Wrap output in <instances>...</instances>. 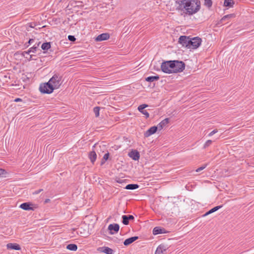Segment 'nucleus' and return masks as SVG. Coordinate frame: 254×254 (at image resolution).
<instances>
[{"instance_id": "nucleus-6", "label": "nucleus", "mask_w": 254, "mask_h": 254, "mask_svg": "<svg viewBox=\"0 0 254 254\" xmlns=\"http://www.w3.org/2000/svg\"><path fill=\"white\" fill-rule=\"evenodd\" d=\"M128 156L133 160L137 161L140 158L139 152L136 150L132 149L128 154Z\"/></svg>"}, {"instance_id": "nucleus-7", "label": "nucleus", "mask_w": 254, "mask_h": 254, "mask_svg": "<svg viewBox=\"0 0 254 254\" xmlns=\"http://www.w3.org/2000/svg\"><path fill=\"white\" fill-rule=\"evenodd\" d=\"M119 225L116 223L110 224L108 228V229L110 231V233L112 235L114 234V233L112 232L113 231L115 233H117L119 231Z\"/></svg>"}, {"instance_id": "nucleus-40", "label": "nucleus", "mask_w": 254, "mask_h": 254, "mask_svg": "<svg viewBox=\"0 0 254 254\" xmlns=\"http://www.w3.org/2000/svg\"><path fill=\"white\" fill-rule=\"evenodd\" d=\"M124 140L123 141H125V142H127V141L130 142V140H128L127 138L126 139H125L124 138Z\"/></svg>"}, {"instance_id": "nucleus-27", "label": "nucleus", "mask_w": 254, "mask_h": 254, "mask_svg": "<svg viewBox=\"0 0 254 254\" xmlns=\"http://www.w3.org/2000/svg\"><path fill=\"white\" fill-rule=\"evenodd\" d=\"M100 108L96 107L94 108V112L95 113L96 117H98L99 116Z\"/></svg>"}, {"instance_id": "nucleus-24", "label": "nucleus", "mask_w": 254, "mask_h": 254, "mask_svg": "<svg viewBox=\"0 0 254 254\" xmlns=\"http://www.w3.org/2000/svg\"><path fill=\"white\" fill-rule=\"evenodd\" d=\"M66 249L70 251H75L77 249V246L75 244H69L67 245Z\"/></svg>"}, {"instance_id": "nucleus-33", "label": "nucleus", "mask_w": 254, "mask_h": 254, "mask_svg": "<svg viewBox=\"0 0 254 254\" xmlns=\"http://www.w3.org/2000/svg\"><path fill=\"white\" fill-rule=\"evenodd\" d=\"M109 157V153H106L103 156V160H104V161H107Z\"/></svg>"}, {"instance_id": "nucleus-42", "label": "nucleus", "mask_w": 254, "mask_h": 254, "mask_svg": "<svg viewBox=\"0 0 254 254\" xmlns=\"http://www.w3.org/2000/svg\"><path fill=\"white\" fill-rule=\"evenodd\" d=\"M105 161H104V160L102 159V160L101 161V165H103L105 163Z\"/></svg>"}, {"instance_id": "nucleus-22", "label": "nucleus", "mask_w": 254, "mask_h": 254, "mask_svg": "<svg viewBox=\"0 0 254 254\" xmlns=\"http://www.w3.org/2000/svg\"><path fill=\"white\" fill-rule=\"evenodd\" d=\"M164 229L160 228L159 227H156L153 229V234L154 235H157L162 234L163 233Z\"/></svg>"}, {"instance_id": "nucleus-23", "label": "nucleus", "mask_w": 254, "mask_h": 254, "mask_svg": "<svg viewBox=\"0 0 254 254\" xmlns=\"http://www.w3.org/2000/svg\"><path fill=\"white\" fill-rule=\"evenodd\" d=\"M139 186L137 184H128L126 186L125 189L127 190H135L138 189Z\"/></svg>"}, {"instance_id": "nucleus-2", "label": "nucleus", "mask_w": 254, "mask_h": 254, "mask_svg": "<svg viewBox=\"0 0 254 254\" xmlns=\"http://www.w3.org/2000/svg\"><path fill=\"white\" fill-rule=\"evenodd\" d=\"M177 6L178 9L185 8L186 13L192 15L196 13L200 8V2L199 0H183L179 1Z\"/></svg>"}, {"instance_id": "nucleus-31", "label": "nucleus", "mask_w": 254, "mask_h": 254, "mask_svg": "<svg viewBox=\"0 0 254 254\" xmlns=\"http://www.w3.org/2000/svg\"><path fill=\"white\" fill-rule=\"evenodd\" d=\"M6 174V172L5 170L0 169V177H2L4 175Z\"/></svg>"}, {"instance_id": "nucleus-41", "label": "nucleus", "mask_w": 254, "mask_h": 254, "mask_svg": "<svg viewBox=\"0 0 254 254\" xmlns=\"http://www.w3.org/2000/svg\"><path fill=\"white\" fill-rule=\"evenodd\" d=\"M212 141L211 140H208L206 141V143H211Z\"/></svg>"}, {"instance_id": "nucleus-30", "label": "nucleus", "mask_w": 254, "mask_h": 254, "mask_svg": "<svg viewBox=\"0 0 254 254\" xmlns=\"http://www.w3.org/2000/svg\"><path fill=\"white\" fill-rule=\"evenodd\" d=\"M207 166V164H205L203 166L200 167H199L196 170V172H199L202 170H203L204 169H205Z\"/></svg>"}, {"instance_id": "nucleus-20", "label": "nucleus", "mask_w": 254, "mask_h": 254, "mask_svg": "<svg viewBox=\"0 0 254 254\" xmlns=\"http://www.w3.org/2000/svg\"><path fill=\"white\" fill-rule=\"evenodd\" d=\"M234 3L235 2L233 0H224V6L233 7Z\"/></svg>"}, {"instance_id": "nucleus-35", "label": "nucleus", "mask_w": 254, "mask_h": 254, "mask_svg": "<svg viewBox=\"0 0 254 254\" xmlns=\"http://www.w3.org/2000/svg\"><path fill=\"white\" fill-rule=\"evenodd\" d=\"M42 191H43V189H40L38 190L35 191L34 192H33V194H38Z\"/></svg>"}, {"instance_id": "nucleus-34", "label": "nucleus", "mask_w": 254, "mask_h": 254, "mask_svg": "<svg viewBox=\"0 0 254 254\" xmlns=\"http://www.w3.org/2000/svg\"><path fill=\"white\" fill-rule=\"evenodd\" d=\"M217 132H218L217 129H214L213 131H212L211 132L209 133V136H212Z\"/></svg>"}, {"instance_id": "nucleus-13", "label": "nucleus", "mask_w": 254, "mask_h": 254, "mask_svg": "<svg viewBox=\"0 0 254 254\" xmlns=\"http://www.w3.org/2000/svg\"><path fill=\"white\" fill-rule=\"evenodd\" d=\"M138 239V237L137 236H134L129 238L125 240V241L124 242V244L125 246H128L132 243L133 242H134L135 241L137 240Z\"/></svg>"}, {"instance_id": "nucleus-12", "label": "nucleus", "mask_w": 254, "mask_h": 254, "mask_svg": "<svg viewBox=\"0 0 254 254\" xmlns=\"http://www.w3.org/2000/svg\"><path fill=\"white\" fill-rule=\"evenodd\" d=\"M110 38V35L108 33H102L98 35L95 39L96 41H102L108 40Z\"/></svg>"}, {"instance_id": "nucleus-25", "label": "nucleus", "mask_w": 254, "mask_h": 254, "mask_svg": "<svg viewBox=\"0 0 254 254\" xmlns=\"http://www.w3.org/2000/svg\"><path fill=\"white\" fill-rule=\"evenodd\" d=\"M50 47H51V45H50V43H49H49H48V42L44 43L41 46V48L43 50H47L49 49H50Z\"/></svg>"}, {"instance_id": "nucleus-1", "label": "nucleus", "mask_w": 254, "mask_h": 254, "mask_svg": "<svg viewBox=\"0 0 254 254\" xmlns=\"http://www.w3.org/2000/svg\"><path fill=\"white\" fill-rule=\"evenodd\" d=\"M62 83V76L55 74L48 82L41 84L39 90L43 93L50 94L54 89H59Z\"/></svg>"}, {"instance_id": "nucleus-3", "label": "nucleus", "mask_w": 254, "mask_h": 254, "mask_svg": "<svg viewBox=\"0 0 254 254\" xmlns=\"http://www.w3.org/2000/svg\"><path fill=\"white\" fill-rule=\"evenodd\" d=\"M185 67L184 63L178 61H166L162 63L161 66L162 71L167 73L182 72Z\"/></svg>"}, {"instance_id": "nucleus-5", "label": "nucleus", "mask_w": 254, "mask_h": 254, "mask_svg": "<svg viewBox=\"0 0 254 254\" xmlns=\"http://www.w3.org/2000/svg\"><path fill=\"white\" fill-rule=\"evenodd\" d=\"M179 43L182 45L183 47H186L188 49L190 48V38L186 36H181L179 38Z\"/></svg>"}, {"instance_id": "nucleus-8", "label": "nucleus", "mask_w": 254, "mask_h": 254, "mask_svg": "<svg viewBox=\"0 0 254 254\" xmlns=\"http://www.w3.org/2000/svg\"><path fill=\"white\" fill-rule=\"evenodd\" d=\"M97 251L99 252L104 253L106 254H113L114 252V251L112 249L108 247H103L98 248L97 249Z\"/></svg>"}, {"instance_id": "nucleus-17", "label": "nucleus", "mask_w": 254, "mask_h": 254, "mask_svg": "<svg viewBox=\"0 0 254 254\" xmlns=\"http://www.w3.org/2000/svg\"><path fill=\"white\" fill-rule=\"evenodd\" d=\"M166 250V247L164 245H160L157 248L155 254H164Z\"/></svg>"}, {"instance_id": "nucleus-32", "label": "nucleus", "mask_w": 254, "mask_h": 254, "mask_svg": "<svg viewBox=\"0 0 254 254\" xmlns=\"http://www.w3.org/2000/svg\"><path fill=\"white\" fill-rule=\"evenodd\" d=\"M68 39L69 41H72V42H74L76 40L75 37L72 35H69L68 36Z\"/></svg>"}, {"instance_id": "nucleus-38", "label": "nucleus", "mask_w": 254, "mask_h": 254, "mask_svg": "<svg viewBox=\"0 0 254 254\" xmlns=\"http://www.w3.org/2000/svg\"><path fill=\"white\" fill-rule=\"evenodd\" d=\"M34 40L32 39H30L29 41H28V43L29 44H31L33 42Z\"/></svg>"}, {"instance_id": "nucleus-28", "label": "nucleus", "mask_w": 254, "mask_h": 254, "mask_svg": "<svg viewBox=\"0 0 254 254\" xmlns=\"http://www.w3.org/2000/svg\"><path fill=\"white\" fill-rule=\"evenodd\" d=\"M235 16V15L234 14H228V15H225L222 18V20H225L227 18H233Z\"/></svg>"}, {"instance_id": "nucleus-37", "label": "nucleus", "mask_w": 254, "mask_h": 254, "mask_svg": "<svg viewBox=\"0 0 254 254\" xmlns=\"http://www.w3.org/2000/svg\"><path fill=\"white\" fill-rule=\"evenodd\" d=\"M22 101V100L20 98H16L14 100V101L16 102H19V101Z\"/></svg>"}, {"instance_id": "nucleus-43", "label": "nucleus", "mask_w": 254, "mask_h": 254, "mask_svg": "<svg viewBox=\"0 0 254 254\" xmlns=\"http://www.w3.org/2000/svg\"><path fill=\"white\" fill-rule=\"evenodd\" d=\"M95 145H96V144H95L94 145V146H93V148H94V147H95Z\"/></svg>"}, {"instance_id": "nucleus-39", "label": "nucleus", "mask_w": 254, "mask_h": 254, "mask_svg": "<svg viewBox=\"0 0 254 254\" xmlns=\"http://www.w3.org/2000/svg\"><path fill=\"white\" fill-rule=\"evenodd\" d=\"M50 201V199H46L45 200V203H48V202H49Z\"/></svg>"}, {"instance_id": "nucleus-4", "label": "nucleus", "mask_w": 254, "mask_h": 254, "mask_svg": "<svg viewBox=\"0 0 254 254\" xmlns=\"http://www.w3.org/2000/svg\"><path fill=\"white\" fill-rule=\"evenodd\" d=\"M201 42V39L199 37H196L190 38L189 49H195L197 48L200 46Z\"/></svg>"}, {"instance_id": "nucleus-44", "label": "nucleus", "mask_w": 254, "mask_h": 254, "mask_svg": "<svg viewBox=\"0 0 254 254\" xmlns=\"http://www.w3.org/2000/svg\"><path fill=\"white\" fill-rule=\"evenodd\" d=\"M207 146V144H206V145L204 146V147H206V146Z\"/></svg>"}, {"instance_id": "nucleus-18", "label": "nucleus", "mask_w": 254, "mask_h": 254, "mask_svg": "<svg viewBox=\"0 0 254 254\" xmlns=\"http://www.w3.org/2000/svg\"><path fill=\"white\" fill-rule=\"evenodd\" d=\"M89 157L92 163L94 164L97 157L96 152L94 151H92L90 152L89 154Z\"/></svg>"}, {"instance_id": "nucleus-21", "label": "nucleus", "mask_w": 254, "mask_h": 254, "mask_svg": "<svg viewBox=\"0 0 254 254\" xmlns=\"http://www.w3.org/2000/svg\"><path fill=\"white\" fill-rule=\"evenodd\" d=\"M159 79V76L158 75L156 76H151L147 77L146 78L145 80L148 82H153L154 81H157Z\"/></svg>"}, {"instance_id": "nucleus-36", "label": "nucleus", "mask_w": 254, "mask_h": 254, "mask_svg": "<svg viewBox=\"0 0 254 254\" xmlns=\"http://www.w3.org/2000/svg\"><path fill=\"white\" fill-rule=\"evenodd\" d=\"M212 213L211 212H210V210H209L208 211H207L206 213H205L203 215V216H206L210 214H211Z\"/></svg>"}, {"instance_id": "nucleus-10", "label": "nucleus", "mask_w": 254, "mask_h": 254, "mask_svg": "<svg viewBox=\"0 0 254 254\" xmlns=\"http://www.w3.org/2000/svg\"><path fill=\"white\" fill-rule=\"evenodd\" d=\"M122 219H123V223L124 225H127L129 223V220H133L134 218L133 215H123L122 216Z\"/></svg>"}, {"instance_id": "nucleus-19", "label": "nucleus", "mask_w": 254, "mask_h": 254, "mask_svg": "<svg viewBox=\"0 0 254 254\" xmlns=\"http://www.w3.org/2000/svg\"><path fill=\"white\" fill-rule=\"evenodd\" d=\"M40 43L39 42L37 45H34L33 47L30 48L27 51L24 52V53H25L26 54H29L31 53H35V52L36 51V49L39 47Z\"/></svg>"}, {"instance_id": "nucleus-15", "label": "nucleus", "mask_w": 254, "mask_h": 254, "mask_svg": "<svg viewBox=\"0 0 254 254\" xmlns=\"http://www.w3.org/2000/svg\"><path fill=\"white\" fill-rule=\"evenodd\" d=\"M6 248L7 249L20 250L21 249L20 247L17 244L8 243L6 245Z\"/></svg>"}, {"instance_id": "nucleus-14", "label": "nucleus", "mask_w": 254, "mask_h": 254, "mask_svg": "<svg viewBox=\"0 0 254 254\" xmlns=\"http://www.w3.org/2000/svg\"><path fill=\"white\" fill-rule=\"evenodd\" d=\"M32 204L28 203V202H25L22 203L20 205V207L25 210H33V208L31 207V205H32Z\"/></svg>"}, {"instance_id": "nucleus-16", "label": "nucleus", "mask_w": 254, "mask_h": 254, "mask_svg": "<svg viewBox=\"0 0 254 254\" xmlns=\"http://www.w3.org/2000/svg\"><path fill=\"white\" fill-rule=\"evenodd\" d=\"M169 119L166 118L160 122L158 125L157 127L159 130H161L164 127H165L169 123Z\"/></svg>"}, {"instance_id": "nucleus-11", "label": "nucleus", "mask_w": 254, "mask_h": 254, "mask_svg": "<svg viewBox=\"0 0 254 254\" xmlns=\"http://www.w3.org/2000/svg\"><path fill=\"white\" fill-rule=\"evenodd\" d=\"M158 129V127L156 126H153L150 127L149 129H148L145 133H144V135L145 137H148L150 135L154 134L156 132V131Z\"/></svg>"}, {"instance_id": "nucleus-29", "label": "nucleus", "mask_w": 254, "mask_h": 254, "mask_svg": "<svg viewBox=\"0 0 254 254\" xmlns=\"http://www.w3.org/2000/svg\"><path fill=\"white\" fill-rule=\"evenodd\" d=\"M222 207V205H219V206H215L214 207V208L211 209L210 210V212H211L212 213L216 211L217 210H218V209H219L220 208H221Z\"/></svg>"}, {"instance_id": "nucleus-9", "label": "nucleus", "mask_w": 254, "mask_h": 254, "mask_svg": "<svg viewBox=\"0 0 254 254\" xmlns=\"http://www.w3.org/2000/svg\"><path fill=\"white\" fill-rule=\"evenodd\" d=\"M147 107H148V105L146 104H142L138 107V111L142 114L144 115L146 118L149 117V113L146 110H144Z\"/></svg>"}, {"instance_id": "nucleus-26", "label": "nucleus", "mask_w": 254, "mask_h": 254, "mask_svg": "<svg viewBox=\"0 0 254 254\" xmlns=\"http://www.w3.org/2000/svg\"><path fill=\"white\" fill-rule=\"evenodd\" d=\"M204 5L209 9L212 5V0H204Z\"/></svg>"}]
</instances>
